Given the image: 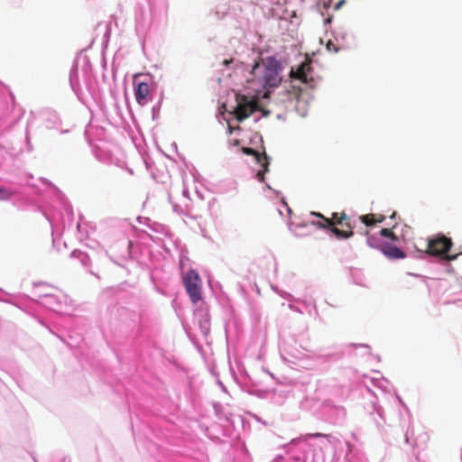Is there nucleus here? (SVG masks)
<instances>
[{
	"label": "nucleus",
	"instance_id": "1",
	"mask_svg": "<svg viewBox=\"0 0 462 462\" xmlns=\"http://www.w3.org/2000/svg\"><path fill=\"white\" fill-rule=\"evenodd\" d=\"M452 246L453 242L451 238L438 234L428 238L425 252L430 255L439 257L446 261H454L457 258L458 254H448Z\"/></svg>",
	"mask_w": 462,
	"mask_h": 462
},
{
	"label": "nucleus",
	"instance_id": "2",
	"mask_svg": "<svg viewBox=\"0 0 462 462\" xmlns=\"http://www.w3.org/2000/svg\"><path fill=\"white\" fill-rule=\"evenodd\" d=\"M329 230L339 239H347L354 236L350 218L345 212L333 213L331 218L325 219Z\"/></svg>",
	"mask_w": 462,
	"mask_h": 462
},
{
	"label": "nucleus",
	"instance_id": "3",
	"mask_svg": "<svg viewBox=\"0 0 462 462\" xmlns=\"http://www.w3.org/2000/svg\"><path fill=\"white\" fill-rule=\"evenodd\" d=\"M236 106L234 110V115L239 122L249 117L254 111L262 109L255 97H247L237 93L236 94Z\"/></svg>",
	"mask_w": 462,
	"mask_h": 462
},
{
	"label": "nucleus",
	"instance_id": "4",
	"mask_svg": "<svg viewBox=\"0 0 462 462\" xmlns=\"http://www.w3.org/2000/svg\"><path fill=\"white\" fill-rule=\"evenodd\" d=\"M151 83L152 80L148 79V76L141 73L133 76L134 97L141 106L147 105L152 99Z\"/></svg>",
	"mask_w": 462,
	"mask_h": 462
},
{
	"label": "nucleus",
	"instance_id": "5",
	"mask_svg": "<svg viewBox=\"0 0 462 462\" xmlns=\"http://www.w3.org/2000/svg\"><path fill=\"white\" fill-rule=\"evenodd\" d=\"M264 66L263 71V86L264 88L277 87L282 79L280 77V71L282 69L281 63L273 56L266 57L263 60Z\"/></svg>",
	"mask_w": 462,
	"mask_h": 462
},
{
	"label": "nucleus",
	"instance_id": "6",
	"mask_svg": "<svg viewBox=\"0 0 462 462\" xmlns=\"http://www.w3.org/2000/svg\"><path fill=\"white\" fill-rule=\"evenodd\" d=\"M186 291L193 303L202 299V282L199 274L195 270H189L183 278Z\"/></svg>",
	"mask_w": 462,
	"mask_h": 462
},
{
	"label": "nucleus",
	"instance_id": "7",
	"mask_svg": "<svg viewBox=\"0 0 462 462\" xmlns=\"http://www.w3.org/2000/svg\"><path fill=\"white\" fill-rule=\"evenodd\" d=\"M291 78L297 79L302 83H310L313 81L311 60L308 58L296 69H291Z\"/></svg>",
	"mask_w": 462,
	"mask_h": 462
},
{
	"label": "nucleus",
	"instance_id": "8",
	"mask_svg": "<svg viewBox=\"0 0 462 462\" xmlns=\"http://www.w3.org/2000/svg\"><path fill=\"white\" fill-rule=\"evenodd\" d=\"M243 152L246 155H253L255 161L263 167V170L258 171L256 177L258 180H264V173L269 171V158L265 153H260L253 148L244 147Z\"/></svg>",
	"mask_w": 462,
	"mask_h": 462
},
{
	"label": "nucleus",
	"instance_id": "9",
	"mask_svg": "<svg viewBox=\"0 0 462 462\" xmlns=\"http://www.w3.org/2000/svg\"><path fill=\"white\" fill-rule=\"evenodd\" d=\"M395 242H383L380 245V251L391 260L403 259L406 257L405 253L399 248Z\"/></svg>",
	"mask_w": 462,
	"mask_h": 462
},
{
	"label": "nucleus",
	"instance_id": "10",
	"mask_svg": "<svg viewBox=\"0 0 462 462\" xmlns=\"http://www.w3.org/2000/svg\"><path fill=\"white\" fill-rule=\"evenodd\" d=\"M380 235L383 237L389 238L390 242H398V236L393 233V228H382L380 230Z\"/></svg>",
	"mask_w": 462,
	"mask_h": 462
},
{
	"label": "nucleus",
	"instance_id": "11",
	"mask_svg": "<svg viewBox=\"0 0 462 462\" xmlns=\"http://www.w3.org/2000/svg\"><path fill=\"white\" fill-rule=\"evenodd\" d=\"M365 236H366V244L368 246L372 248H378L380 250L381 244L378 243V240L374 236L370 234V231L366 230L365 232Z\"/></svg>",
	"mask_w": 462,
	"mask_h": 462
},
{
	"label": "nucleus",
	"instance_id": "12",
	"mask_svg": "<svg viewBox=\"0 0 462 462\" xmlns=\"http://www.w3.org/2000/svg\"><path fill=\"white\" fill-rule=\"evenodd\" d=\"M360 221L366 226H372L375 225V214H366L359 217Z\"/></svg>",
	"mask_w": 462,
	"mask_h": 462
},
{
	"label": "nucleus",
	"instance_id": "13",
	"mask_svg": "<svg viewBox=\"0 0 462 462\" xmlns=\"http://www.w3.org/2000/svg\"><path fill=\"white\" fill-rule=\"evenodd\" d=\"M311 224L321 229H329V226L328 225V223L324 222L323 220L319 222L313 221Z\"/></svg>",
	"mask_w": 462,
	"mask_h": 462
},
{
	"label": "nucleus",
	"instance_id": "14",
	"mask_svg": "<svg viewBox=\"0 0 462 462\" xmlns=\"http://www.w3.org/2000/svg\"><path fill=\"white\" fill-rule=\"evenodd\" d=\"M327 49L329 51H333V52H337L338 51V48L336 47V44L334 42H332L331 41H328V43H327Z\"/></svg>",
	"mask_w": 462,
	"mask_h": 462
},
{
	"label": "nucleus",
	"instance_id": "15",
	"mask_svg": "<svg viewBox=\"0 0 462 462\" xmlns=\"http://www.w3.org/2000/svg\"><path fill=\"white\" fill-rule=\"evenodd\" d=\"M9 196V192L5 188L0 187V199H5Z\"/></svg>",
	"mask_w": 462,
	"mask_h": 462
},
{
	"label": "nucleus",
	"instance_id": "16",
	"mask_svg": "<svg viewBox=\"0 0 462 462\" xmlns=\"http://www.w3.org/2000/svg\"><path fill=\"white\" fill-rule=\"evenodd\" d=\"M384 219H385V216H383L382 214L375 215V225L383 222Z\"/></svg>",
	"mask_w": 462,
	"mask_h": 462
},
{
	"label": "nucleus",
	"instance_id": "17",
	"mask_svg": "<svg viewBox=\"0 0 462 462\" xmlns=\"http://www.w3.org/2000/svg\"><path fill=\"white\" fill-rule=\"evenodd\" d=\"M311 215L320 218L321 220H323L325 222V219H328V217H324L321 213L319 212H311L310 213Z\"/></svg>",
	"mask_w": 462,
	"mask_h": 462
},
{
	"label": "nucleus",
	"instance_id": "18",
	"mask_svg": "<svg viewBox=\"0 0 462 462\" xmlns=\"http://www.w3.org/2000/svg\"><path fill=\"white\" fill-rule=\"evenodd\" d=\"M260 67V63L259 62H255L252 68V73L253 74H255V71L259 69Z\"/></svg>",
	"mask_w": 462,
	"mask_h": 462
},
{
	"label": "nucleus",
	"instance_id": "19",
	"mask_svg": "<svg viewBox=\"0 0 462 462\" xmlns=\"http://www.w3.org/2000/svg\"><path fill=\"white\" fill-rule=\"evenodd\" d=\"M345 3V0H340L337 3V5H335V9H339L340 6Z\"/></svg>",
	"mask_w": 462,
	"mask_h": 462
},
{
	"label": "nucleus",
	"instance_id": "20",
	"mask_svg": "<svg viewBox=\"0 0 462 462\" xmlns=\"http://www.w3.org/2000/svg\"><path fill=\"white\" fill-rule=\"evenodd\" d=\"M310 437H314V438H318V437H324L325 435L322 434V433H315V434H310Z\"/></svg>",
	"mask_w": 462,
	"mask_h": 462
},
{
	"label": "nucleus",
	"instance_id": "21",
	"mask_svg": "<svg viewBox=\"0 0 462 462\" xmlns=\"http://www.w3.org/2000/svg\"><path fill=\"white\" fill-rule=\"evenodd\" d=\"M232 62H233V60H232V59H230V60H225L223 61V64H224V65H226V66H227V65H229V64H230V63H232Z\"/></svg>",
	"mask_w": 462,
	"mask_h": 462
},
{
	"label": "nucleus",
	"instance_id": "22",
	"mask_svg": "<svg viewBox=\"0 0 462 462\" xmlns=\"http://www.w3.org/2000/svg\"><path fill=\"white\" fill-rule=\"evenodd\" d=\"M395 217V213H393V215L391 216L392 218H393Z\"/></svg>",
	"mask_w": 462,
	"mask_h": 462
}]
</instances>
